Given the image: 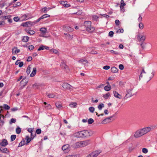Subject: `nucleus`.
<instances>
[{
    "label": "nucleus",
    "instance_id": "obj_42",
    "mask_svg": "<svg viewBox=\"0 0 157 157\" xmlns=\"http://www.w3.org/2000/svg\"><path fill=\"white\" fill-rule=\"evenodd\" d=\"M89 110L90 112L93 113L94 111V108L93 107H90L89 108Z\"/></svg>",
    "mask_w": 157,
    "mask_h": 157
},
{
    "label": "nucleus",
    "instance_id": "obj_1",
    "mask_svg": "<svg viewBox=\"0 0 157 157\" xmlns=\"http://www.w3.org/2000/svg\"><path fill=\"white\" fill-rule=\"evenodd\" d=\"M154 127H146L137 131L135 133L134 136L136 138L140 137L150 132L152 129H153Z\"/></svg>",
    "mask_w": 157,
    "mask_h": 157
},
{
    "label": "nucleus",
    "instance_id": "obj_56",
    "mask_svg": "<svg viewBox=\"0 0 157 157\" xmlns=\"http://www.w3.org/2000/svg\"><path fill=\"white\" fill-rule=\"evenodd\" d=\"M119 68L121 70H123L124 68V66L123 64H121L119 65Z\"/></svg>",
    "mask_w": 157,
    "mask_h": 157
},
{
    "label": "nucleus",
    "instance_id": "obj_58",
    "mask_svg": "<svg viewBox=\"0 0 157 157\" xmlns=\"http://www.w3.org/2000/svg\"><path fill=\"white\" fill-rule=\"evenodd\" d=\"M51 51L55 54H57L58 52V51L57 50L55 49H52Z\"/></svg>",
    "mask_w": 157,
    "mask_h": 157
},
{
    "label": "nucleus",
    "instance_id": "obj_13",
    "mask_svg": "<svg viewBox=\"0 0 157 157\" xmlns=\"http://www.w3.org/2000/svg\"><path fill=\"white\" fill-rule=\"evenodd\" d=\"M8 144L7 140L5 139L2 140V142L0 143V145L2 146H5Z\"/></svg>",
    "mask_w": 157,
    "mask_h": 157
},
{
    "label": "nucleus",
    "instance_id": "obj_60",
    "mask_svg": "<svg viewBox=\"0 0 157 157\" xmlns=\"http://www.w3.org/2000/svg\"><path fill=\"white\" fill-rule=\"evenodd\" d=\"M66 157H78V155H69L66 156Z\"/></svg>",
    "mask_w": 157,
    "mask_h": 157
},
{
    "label": "nucleus",
    "instance_id": "obj_22",
    "mask_svg": "<svg viewBox=\"0 0 157 157\" xmlns=\"http://www.w3.org/2000/svg\"><path fill=\"white\" fill-rule=\"evenodd\" d=\"M29 37L27 36H24L22 39V41L23 42H27L29 40Z\"/></svg>",
    "mask_w": 157,
    "mask_h": 157
},
{
    "label": "nucleus",
    "instance_id": "obj_62",
    "mask_svg": "<svg viewBox=\"0 0 157 157\" xmlns=\"http://www.w3.org/2000/svg\"><path fill=\"white\" fill-rule=\"evenodd\" d=\"M115 23L117 25H119L120 24L119 21L118 20H115Z\"/></svg>",
    "mask_w": 157,
    "mask_h": 157
},
{
    "label": "nucleus",
    "instance_id": "obj_5",
    "mask_svg": "<svg viewBox=\"0 0 157 157\" xmlns=\"http://www.w3.org/2000/svg\"><path fill=\"white\" fill-rule=\"evenodd\" d=\"M83 131L84 138L88 137L91 136L93 134V132L92 131L86 130Z\"/></svg>",
    "mask_w": 157,
    "mask_h": 157
},
{
    "label": "nucleus",
    "instance_id": "obj_31",
    "mask_svg": "<svg viewBox=\"0 0 157 157\" xmlns=\"http://www.w3.org/2000/svg\"><path fill=\"white\" fill-rule=\"evenodd\" d=\"M108 51H110V52L113 54H115V55H117L119 54V53L113 50H107Z\"/></svg>",
    "mask_w": 157,
    "mask_h": 157
},
{
    "label": "nucleus",
    "instance_id": "obj_17",
    "mask_svg": "<svg viewBox=\"0 0 157 157\" xmlns=\"http://www.w3.org/2000/svg\"><path fill=\"white\" fill-rule=\"evenodd\" d=\"M36 67H34L33 68V70L30 75L31 77H33L36 74Z\"/></svg>",
    "mask_w": 157,
    "mask_h": 157
},
{
    "label": "nucleus",
    "instance_id": "obj_8",
    "mask_svg": "<svg viewBox=\"0 0 157 157\" xmlns=\"http://www.w3.org/2000/svg\"><path fill=\"white\" fill-rule=\"evenodd\" d=\"M60 66L62 68H63L64 69H65L66 71H69V67L65 63L63 60H62Z\"/></svg>",
    "mask_w": 157,
    "mask_h": 157
},
{
    "label": "nucleus",
    "instance_id": "obj_9",
    "mask_svg": "<svg viewBox=\"0 0 157 157\" xmlns=\"http://www.w3.org/2000/svg\"><path fill=\"white\" fill-rule=\"evenodd\" d=\"M114 116V115H113L112 116L105 118L101 122L102 124H105L108 123L109 122L111 121L112 118Z\"/></svg>",
    "mask_w": 157,
    "mask_h": 157
},
{
    "label": "nucleus",
    "instance_id": "obj_64",
    "mask_svg": "<svg viewBox=\"0 0 157 157\" xmlns=\"http://www.w3.org/2000/svg\"><path fill=\"white\" fill-rule=\"evenodd\" d=\"M19 19V18L18 17H14L13 18V20L15 21H17Z\"/></svg>",
    "mask_w": 157,
    "mask_h": 157
},
{
    "label": "nucleus",
    "instance_id": "obj_36",
    "mask_svg": "<svg viewBox=\"0 0 157 157\" xmlns=\"http://www.w3.org/2000/svg\"><path fill=\"white\" fill-rule=\"evenodd\" d=\"M21 3L20 2H17L16 3H14L13 4V7H16L17 6H20Z\"/></svg>",
    "mask_w": 157,
    "mask_h": 157
},
{
    "label": "nucleus",
    "instance_id": "obj_7",
    "mask_svg": "<svg viewBox=\"0 0 157 157\" xmlns=\"http://www.w3.org/2000/svg\"><path fill=\"white\" fill-rule=\"evenodd\" d=\"M62 149L64 152L67 153L70 150V145L68 144L64 145L63 146Z\"/></svg>",
    "mask_w": 157,
    "mask_h": 157
},
{
    "label": "nucleus",
    "instance_id": "obj_3",
    "mask_svg": "<svg viewBox=\"0 0 157 157\" xmlns=\"http://www.w3.org/2000/svg\"><path fill=\"white\" fill-rule=\"evenodd\" d=\"M132 88H130L127 90V94L124 98V100H126L128 98L131 97L134 94H132Z\"/></svg>",
    "mask_w": 157,
    "mask_h": 157
},
{
    "label": "nucleus",
    "instance_id": "obj_41",
    "mask_svg": "<svg viewBox=\"0 0 157 157\" xmlns=\"http://www.w3.org/2000/svg\"><path fill=\"white\" fill-rule=\"evenodd\" d=\"M110 96L109 93H108L107 94L103 95V97L106 99H108V97Z\"/></svg>",
    "mask_w": 157,
    "mask_h": 157
},
{
    "label": "nucleus",
    "instance_id": "obj_55",
    "mask_svg": "<svg viewBox=\"0 0 157 157\" xmlns=\"http://www.w3.org/2000/svg\"><path fill=\"white\" fill-rule=\"evenodd\" d=\"M89 53H90L91 54H97V52L96 51H94V50H92L90 52H88Z\"/></svg>",
    "mask_w": 157,
    "mask_h": 157
},
{
    "label": "nucleus",
    "instance_id": "obj_33",
    "mask_svg": "<svg viewBox=\"0 0 157 157\" xmlns=\"http://www.w3.org/2000/svg\"><path fill=\"white\" fill-rule=\"evenodd\" d=\"M31 67L30 66H29L27 69V70H26V72L27 74L28 75H29V74L30 73V71H31Z\"/></svg>",
    "mask_w": 157,
    "mask_h": 157
},
{
    "label": "nucleus",
    "instance_id": "obj_21",
    "mask_svg": "<svg viewBox=\"0 0 157 157\" xmlns=\"http://www.w3.org/2000/svg\"><path fill=\"white\" fill-rule=\"evenodd\" d=\"M118 70V69L115 67H112L111 68V71L113 73H116L117 72Z\"/></svg>",
    "mask_w": 157,
    "mask_h": 157
},
{
    "label": "nucleus",
    "instance_id": "obj_15",
    "mask_svg": "<svg viewBox=\"0 0 157 157\" xmlns=\"http://www.w3.org/2000/svg\"><path fill=\"white\" fill-rule=\"evenodd\" d=\"M64 35H66V38L69 40H71L73 38V35H70L69 33H64Z\"/></svg>",
    "mask_w": 157,
    "mask_h": 157
},
{
    "label": "nucleus",
    "instance_id": "obj_2",
    "mask_svg": "<svg viewBox=\"0 0 157 157\" xmlns=\"http://www.w3.org/2000/svg\"><path fill=\"white\" fill-rule=\"evenodd\" d=\"M84 25L86 28V30L89 32H92L95 30V28L91 26V21H85L84 22Z\"/></svg>",
    "mask_w": 157,
    "mask_h": 157
},
{
    "label": "nucleus",
    "instance_id": "obj_51",
    "mask_svg": "<svg viewBox=\"0 0 157 157\" xmlns=\"http://www.w3.org/2000/svg\"><path fill=\"white\" fill-rule=\"evenodd\" d=\"M110 67L109 66L106 65L103 67V69L106 70H107L109 69Z\"/></svg>",
    "mask_w": 157,
    "mask_h": 157
},
{
    "label": "nucleus",
    "instance_id": "obj_20",
    "mask_svg": "<svg viewBox=\"0 0 157 157\" xmlns=\"http://www.w3.org/2000/svg\"><path fill=\"white\" fill-rule=\"evenodd\" d=\"M77 104L76 102H71L69 106L71 108H76V105Z\"/></svg>",
    "mask_w": 157,
    "mask_h": 157
},
{
    "label": "nucleus",
    "instance_id": "obj_52",
    "mask_svg": "<svg viewBox=\"0 0 157 157\" xmlns=\"http://www.w3.org/2000/svg\"><path fill=\"white\" fill-rule=\"evenodd\" d=\"M33 128H29L27 130L29 132L31 133V136H32V132L33 131Z\"/></svg>",
    "mask_w": 157,
    "mask_h": 157
},
{
    "label": "nucleus",
    "instance_id": "obj_49",
    "mask_svg": "<svg viewBox=\"0 0 157 157\" xmlns=\"http://www.w3.org/2000/svg\"><path fill=\"white\" fill-rule=\"evenodd\" d=\"M124 30L123 29H119L117 31V33H122L123 32Z\"/></svg>",
    "mask_w": 157,
    "mask_h": 157
},
{
    "label": "nucleus",
    "instance_id": "obj_38",
    "mask_svg": "<svg viewBox=\"0 0 157 157\" xmlns=\"http://www.w3.org/2000/svg\"><path fill=\"white\" fill-rule=\"evenodd\" d=\"M25 141L24 140H22L19 144L18 147H21L25 144Z\"/></svg>",
    "mask_w": 157,
    "mask_h": 157
},
{
    "label": "nucleus",
    "instance_id": "obj_19",
    "mask_svg": "<svg viewBox=\"0 0 157 157\" xmlns=\"http://www.w3.org/2000/svg\"><path fill=\"white\" fill-rule=\"evenodd\" d=\"M0 150L3 153H7L9 152V151L6 148L0 147Z\"/></svg>",
    "mask_w": 157,
    "mask_h": 157
},
{
    "label": "nucleus",
    "instance_id": "obj_6",
    "mask_svg": "<svg viewBox=\"0 0 157 157\" xmlns=\"http://www.w3.org/2000/svg\"><path fill=\"white\" fill-rule=\"evenodd\" d=\"M73 136L74 137L76 138H84L83 131H82L75 132L73 134Z\"/></svg>",
    "mask_w": 157,
    "mask_h": 157
},
{
    "label": "nucleus",
    "instance_id": "obj_57",
    "mask_svg": "<svg viewBox=\"0 0 157 157\" xmlns=\"http://www.w3.org/2000/svg\"><path fill=\"white\" fill-rule=\"evenodd\" d=\"M16 120L14 119V118H12L10 120V123H14L16 122Z\"/></svg>",
    "mask_w": 157,
    "mask_h": 157
},
{
    "label": "nucleus",
    "instance_id": "obj_29",
    "mask_svg": "<svg viewBox=\"0 0 157 157\" xmlns=\"http://www.w3.org/2000/svg\"><path fill=\"white\" fill-rule=\"evenodd\" d=\"M104 107V105L103 103H101L98 106V108L99 110H101Z\"/></svg>",
    "mask_w": 157,
    "mask_h": 157
},
{
    "label": "nucleus",
    "instance_id": "obj_54",
    "mask_svg": "<svg viewBox=\"0 0 157 157\" xmlns=\"http://www.w3.org/2000/svg\"><path fill=\"white\" fill-rule=\"evenodd\" d=\"M29 22V25H34L36 24L35 21L33 22L28 21Z\"/></svg>",
    "mask_w": 157,
    "mask_h": 157
},
{
    "label": "nucleus",
    "instance_id": "obj_63",
    "mask_svg": "<svg viewBox=\"0 0 157 157\" xmlns=\"http://www.w3.org/2000/svg\"><path fill=\"white\" fill-rule=\"evenodd\" d=\"M19 64V67H22V66L23 65L24 63L23 62H20Z\"/></svg>",
    "mask_w": 157,
    "mask_h": 157
},
{
    "label": "nucleus",
    "instance_id": "obj_18",
    "mask_svg": "<svg viewBox=\"0 0 157 157\" xmlns=\"http://www.w3.org/2000/svg\"><path fill=\"white\" fill-rule=\"evenodd\" d=\"M34 136H33V137L29 138V136H26L25 139L26 140V144H28L31 141L33 140L34 138Z\"/></svg>",
    "mask_w": 157,
    "mask_h": 157
},
{
    "label": "nucleus",
    "instance_id": "obj_43",
    "mask_svg": "<svg viewBox=\"0 0 157 157\" xmlns=\"http://www.w3.org/2000/svg\"><path fill=\"white\" fill-rule=\"evenodd\" d=\"M16 135H12L11 136V141L14 140L16 139Z\"/></svg>",
    "mask_w": 157,
    "mask_h": 157
},
{
    "label": "nucleus",
    "instance_id": "obj_26",
    "mask_svg": "<svg viewBox=\"0 0 157 157\" xmlns=\"http://www.w3.org/2000/svg\"><path fill=\"white\" fill-rule=\"evenodd\" d=\"M28 80L27 79H26V78H25L23 79L21 81V82H24L25 84L24 85V86L26 85V84L28 82Z\"/></svg>",
    "mask_w": 157,
    "mask_h": 157
},
{
    "label": "nucleus",
    "instance_id": "obj_27",
    "mask_svg": "<svg viewBox=\"0 0 157 157\" xmlns=\"http://www.w3.org/2000/svg\"><path fill=\"white\" fill-rule=\"evenodd\" d=\"M26 32L27 33L30 34V35H33L35 33V32L32 30H27Z\"/></svg>",
    "mask_w": 157,
    "mask_h": 157
},
{
    "label": "nucleus",
    "instance_id": "obj_53",
    "mask_svg": "<svg viewBox=\"0 0 157 157\" xmlns=\"http://www.w3.org/2000/svg\"><path fill=\"white\" fill-rule=\"evenodd\" d=\"M47 9H47L46 7H44L43 8L42 10L44 12L46 13L48 11Z\"/></svg>",
    "mask_w": 157,
    "mask_h": 157
},
{
    "label": "nucleus",
    "instance_id": "obj_24",
    "mask_svg": "<svg viewBox=\"0 0 157 157\" xmlns=\"http://www.w3.org/2000/svg\"><path fill=\"white\" fill-rule=\"evenodd\" d=\"M78 62L80 63H82L84 65H86V63H88V61L86 59H81L78 61Z\"/></svg>",
    "mask_w": 157,
    "mask_h": 157
},
{
    "label": "nucleus",
    "instance_id": "obj_11",
    "mask_svg": "<svg viewBox=\"0 0 157 157\" xmlns=\"http://www.w3.org/2000/svg\"><path fill=\"white\" fill-rule=\"evenodd\" d=\"M90 141L89 140L80 141L82 147L89 144H90Z\"/></svg>",
    "mask_w": 157,
    "mask_h": 157
},
{
    "label": "nucleus",
    "instance_id": "obj_10",
    "mask_svg": "<svg viewBox=\"0 0 157 157\" xmlns=\"http://www.w3.org/2000/svg\"><path fill=\"white\" fill-rule=\"evenodd\" d=\"M62 86L63 88L69 90L72 89V88L73 87L71 86L67 83H63L62 85Z\"/></svg>",
    "mask_w": 157,
    "mask_h": 157
},
{
    "label": "nucleus",
    "instance_id": "obj_50",
    "mask_svg": "<svg viewBox=\"0 0 157 157\" xmlns=\"http://www.w3.org/2000/svg\"><path fill=\"white\" fill-rule=\"evenodd\" d=\"M114 33L112 31H110L109 32V36L111 37H112L113 36Z\"/></svg>",
    "mask_w": 157,
    "mask_h": 157
},
{
    "label": "nucleus",
    "instance_id": "obj_40",
    "mask_svg": "<svg viewBox=\"0 0 157 157\" xmlns=\"http://www.w3.org/2000/svg\"><path fill=\"white\" fill-rule=\"evenodd\" d=\"M21 132V128L18 127L16 129V132L17 134H19Z\"/></svg>",
    "mask_w": 157,
    "mask_h": 157
},
{
    "label": "nucleus",
    "instance_id": "obj_23",
    "mask_svg": "<svg viewBox=\"0 0 157 157\" xmlns=\"http://www.w3.org/2000/svg\"><path fill=\"white\" fill-rule=\"evenodd\" d=\"M56 107L59 109H60L62 107V105H61V104L59 102H57L56 103Z\"/></svg>",
    "mask_w": 157,
    "mask_h": 157
},
{
    "label": "nucleus",
    "instance_id": "obj_25",
    "mask_svg": "<svg viewBox=\"0 0 157 157\" xmlns=\"http://www.w3.org/2000/svg\"><path fill=\"white\" fill-rule=\"evenodd\" d=\"M105 90L106 91H109L111 89V86L110 85L109 86H105L104 87Z\"/></svg>",
    "mask_w": 157,
    "mask_h": 157
},
{
    "label": "nucleus",
    "instance_id": "obj_4",
    "mask_svg": "<svg viewBox=\"0 0 157 157\" xmlns=\"http://www.w3.org/2000/svg\"><path fill=\"white\" fill-rule=\"evenodd\" d=\"M101 152V150H97L87 155L86 157H96Z\"/></svg>",
    "mask_w": 157,
    "mask_h": 157
},
{
    "label": "nucleus",
    "instance_id": "obj_47",
    "mask_svg": "<svg viewBox=\"0 0 157 157\" xmlns=\"http://www.w3.org/2000/svg\"><path fill=\"white\" fill-rule=\"evenodd\" d=\"M139 26L140 29H142L144 28V25L142 23L140 22L139 24Z\"/></svg>",
    "mask_w": 157,
    "mask_h": 157
},
{
    "label": "nucleus",
    "instance_id": "obj_12",
    "mask_svg": "<svg viewBox=\"0 0 157 157\" xmlns=\"http://www.w3.org/2000/svg\"><path fill=\"white\" fill-rule=\"evenodd\" d=\"M64 30L67 32H71L73 31V29L71 28L70 26L68 25H64L63 27Z\"/></svg>",
    "mask_w": 157,
    "mask_h": 157
},
{
    "label": "nucleus",
    "instance_id": "obj_61",
    "mask_svg": "<svg viewBox=\"0 0 157 157\" xmlns=\"http://www.w3.org/2000/svg\"><path fill=\"white\" fill-rule=\"evenodd\" d=\"M92 18L94 20H96L98 18V17L97 16L94 15L93 16Z\"/></svg>",
    "mask_w": 157,
    "mask_h": 157
},
{
    "label": "nucleus",
    "instance_id": "obj_46",
    "mask_svg": "<svg viewBox=\"0 0 157 157\" xmlns=\"http://www.w3.org/2000/svg\"><path fill=\"white\" fill-rule=\"evenodd\" d=\"M14 49H15V50L14 51V52L15 53H18L20 51V50L19 49H18L16 47H14Z\"/></svg>",
    "mask_w": 157,
    "mask_h": 157
},
{
    "label": "nucleus",
    "instance_id": "obj_30",
    "mask_svg": "<svg viewBox=\"0 0 157 157\" xmlns=\"http://www.w3.org/2000/svg\"><path fill=\"white\" fill-rule=\"evenodd\" d=\"M11 17V16L10 15H8L5 16H2V20L7 19Z\"/></svg>",
    "mask_w": 157,
    "mask_h": 157
},
{
    "label": "nucleus",
    "instance_id": "obj_32",
    "mask_svg": "<svg viewBox=\"0 0 157 157\" xmlns=\"http://www.w3.org/2000/svg\"><path fill=\"white\" fill-rule=\"evenodd\" d=\"M41 130L40 129V128L37 129L36 130V132L34 134H35V136H36V133H37V134H40L41 133Z\"/></svg>",
    "mask_w": 157,
    "mask_h": 157
},
{
    "label": "nucleus",
    "instance_id": "obj_28",
    "mask_svg": "<svg viewBox=\"0 0 157 157\" xmlns=\"http://www.w3.org/2000/svg\"><path fill=\"white\" fill-rule=\"evenodd\" d=\"M40 31L42 32L43 33H46L47 29L45 28H42L40 29Z\"/></svg>",
    "mask_w": 157,
    "mask_h": 157
},
{
    "label": "nucleus",
    "instance_id": "obj_37",
    "mask_svg": "<svg viewBox=\"0 0 157 157\" xmlns=\"http://www.w3.org/2000/svg\"><path fill=\"white\" fill-rule=\"evenodd\" d=\"M94 122V120L92 118H90L88 120V122L89 124H91L93 123Z\"/></svg>",
    "mask_w": 157,
    "mask_h": 157
},
{
    "label": "nucleus",
    "instance_id": "obj_59",
    "mask_svg": "<svg viewBox=\"0 0 157 157\" xmlns=\"http://www.w3.org/2000/svg\"><path fill=\"white\" fill-rule=\"evenodd\" d=\"M67 1H61L60 2V3L61 4L63 5L64 6H65L66 3H67Z\"/></svg>",
    "mask_w": 157,
    "mask_h": 157
},
{
    "label": "nucleus",
    "instance_id": "obj_34",
    "mask_svg": "<svg viewBox=\"0 0 157 157\" xmlns=\"http://www.w3.org/2000/svg\"><path fill=\"white\" fill-rule=\"evenodd\" d=\"M47 95L50 98H54L55 97V95L52 94H47Z\"/></svg>",
    "mask_w": 157,
    "mask_h": 157
},
{
    "label": "nucleus",
    "instance_id": "obj_35",
    "mask_svg": "<svg viewBox=\"0 0 157 157\" xmlns=\"http://www.w3.org/2000/svg\"><path fill=\"white\" fill-rule=\"evenodd\" d=\"M22 26H23L24 27H26L27 26H29V22H26L23 23L22 25Z\"/></svg>",
    "mask_w": 157,
    "mask_h": 157
},
{
    "label": "nucleus",
    "instance_id": "obj_48",
    "mask_svg": "<svg viewBox=\"0 0 157 157\" xmlns=\"http://www.w3.org/2000/svg\"><path fill=\"white\" fill-rule=\"evenodd\" d=\"M142 151L143 153L146 154L147 153L148 150L147 148H144L142 149Z\"/></svg>",
    "mask_w": 157,
    "mask_h": 157
},
{
    "label": "nucleus",
    "instance_id": "obj_39",
    "mask_svg": "<svg viewBox=\"0 0 157 157\" xmlns=\"http://www.w3.org/2000/svg\"><path fill=\"white\" fill-rule=\"evenodd\" d=\"M50 17V15L47 14H45L43 15L41 17V18L42 19H44L46 17Z\"/></svg>",
    "mask_w": 157,
    "mask_h": 157
},
{
    "label": "nucleus",
    "instance_id": "obj_45",
    "mask_svg": "<svg viewBox=\"0 0 157 157\" xmlns=\"http://www.w3.org/2000/svg\"><path fill=\"white\" fill-rule=\"evenodd\" d=\"M27 47L29 50L30 51L33 50L34 48V46L32 45H30L28 47Z\"/></svg>",
    "mask_w": 157,
    "mask_h": 157
},
{
    "label": "nucleus",
    "instance_id": "obj_16",
    "mask_svg": "<svg viewBox=\"0 0 157 157\" xmlns=\"http://www.w3.org/2000/svg\"><path fill=\"white\" fill-rule=\"evenodd\" d=\"M74 147L75 148H78L82 147L80 141L77 142L74 145Z\"/></svg>",
    "mask_w": 157,
    "mask_h": 157
},
{
    "label": "nucleus",
    "instance_id": "obj_44",
    "mask_svg": "<svg viewBox=\"0 0 157 157\" xmlns=\"http://www.w3.org/2000/svg\"><path fill=\"white\" fill-rule=\"evenodd\" d=\"M3 106H4V108L6 110H8L10 108V107L7 104H4Z\"/></svg>",
    "mask_w": 157,
    "mask_h": 157
},
{
    "label": "nucleus",
    "instance_id": "obj_14",
    "mask_svg": "<svg viewBox=\"0 0 157 157\" xmlns=\"http://www.w3.org/2000/svg\"><path fill=\"white\" fill-rule=\"evenodd\" d=\"M113 93L114 95V96L115 98H118L119 99H121L122 98V96L120 94L116 91H114Z\"/></svg>",
    "mask_w": 157,
    "mask_h": 157
}]
</instances>
